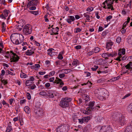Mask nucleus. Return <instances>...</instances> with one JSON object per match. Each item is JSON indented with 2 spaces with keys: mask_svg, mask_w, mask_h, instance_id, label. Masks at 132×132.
<instances>
[{
  "mask_svg": "<svg viewBox=\"0 0 132 132\" xmlns=\"http://www.w3.org/2000/svg\"><path fill=\"white\" fill-rule=\"evenodd\" d=\"M96 108L93 107H89L86 108V110L89 111H93L95 110Z\"/></svg>",
  "mask_w": 132,
  "mask_h": 132,
  "instance_id": "obj_29",
  "label": "nucleus"
},
{
  "mask_svg": "<svg viewBox=\"0 0 132 132\" xmlns=\"http://www.w3.org/2000/svg\"><path fill=\"white\" fill-rule=\"evenodd\" d=\"M113 43L112 42H107L106 43V48L108 50L111 48L112 46L113 45Z\"/></svg>",
  "mask_w": 132,
  "mask_h": 132,
  "instance_id": "obj_12",
  "label": "nucleus"
},
{
  "mask_svg": "<svg viewBox=\"0 0 132 132\" xmlns=\"http://www.w3.org/2000/svg\"><path fill=\"white\" fill-rule=\"evenodd\" d=\"M75 20L74 17L73 16H68V18L66 20V21L69 24H71V22Z\"/></svg>",
  "mask_w": 132,
  "mask_h": 132,
  "instance_id": "obj_9",
  "label": "nucleus"
},
{
  "mask_svg": "<svg viewBox=\"0 0 132 132\" xmlns=\"http://www.w3.org/2000/svg\"><path fill=\"white\" fill-rule=\"evenodd\" d=\"M92 50L94 51V53H97L100 50V48L98 47H97L95 48Z\"/></svg>",
  "mask_w": 132,
  "mask_h": 132,
  "instance_id": "obj_22",
  "label": "nucleus"
},
{
  "mask_svg": "<svg viewBox=\"0 0 132 132\" xmlns=\"http://www.w3.org/2000/svg\"><path fill=\"white\" fill-rule=\"evenodd\" d=\"M125 53V48L122 49L120 51H119L118 53V55H124Z\"/></svg>",
  "mask_w": 132,
  "mask_h": 132,
  "instance_id": "obj_16",
  "label": "nucleus"
},
{
  "mask_svg": "<svg viewBox=\"0 0 132 132\" xmlns=\"http://www.w3.org/2000/svg\"><path fill=\"white\" fill-rule=\"evenodd\" d=\"M94 102H90L89 104V106L90 107H92L94 105Z\"/></svg>",
  "mask_w": 132,
  "mask_h": 132,
  "instance_id": "obj_37",
  "label": "nucleus"
},
{
  "mask_svg": "<svg viewBox=\"0 0 132 132\" xmlns=\"http://www.w3.org/2000/svg\"><path fill=\"white\" fill-rule=\"evenodd\" d=\"M81 31V29L79 28H77L76 29V33H78L80 32Z\"/></svg>",
  "mask_w": 132,
  "mask_h": 132,
  "instance_id": "obj_53",
  "label": "nucleus"
},
{
  "mask_svg": "<svg viewBox=\"0 0 132 132\" xmlns=\"http://www.w3.org/2000/svg\"><path fill=\"white\" fill-rule=\"evenodd\" d=\"M35 52L34 51H32L31 50H28L25 53L28 56H30L34 54Z\"/></svg>",
  "mask_w": 132,
  "mask_h": 132,
  "instance_id": "obj_11",
  "label": "nucleus"
},
{
  "mask_svg": "<svg viewBox=\"0 0 132 132\" xmlns=\"http://www.w3.org/2000/svg\"><path fill=\"white\" fill-rule=\"evenodd\" d=\"M54 80V78L52 77L51 78L49 79L50 81V82H53V83H56L58 84H59V86L60 87H62L64 84V83L62 81V79L57 78L56 77V79L54 82L53 81Z\"/></svg>",
  "mask_w": 132,
  "mask_h": 132,
  "instance_id": "obj_6",
  "label": "nucleus"
},
{
  "mask_svg": "<svg viewBox=\"0 0 132 132\" xmlns=\"http://www.w3.org/2000/svg\"><path fill=\"white\" fill-rule=\"evenodd\" d=\"M106 4H107V6H108L107 8V9L108 10L110 9L111 6H113L112 5L113 4H111L110 3H109L108 2V3H107Z\"/></svg>",
  "mask_w": 132,
  "mask_h": 132,
  "instance_id": "obj_31",
  "label": "nucleus"
},
{
  "mask_svg": "<svg viewBox=\"0 0 132 132\" xmlns=\"http://www.w3.org/2000/svg\"><path fill=\"white\" fill-rule=\"evenodd\" d=\"M32 83V82L31 81L29 80V79L27 80L25 83V84L26 86H28L30 85L31 83Z\"/></svg>",
  "mask_w": 132,
  "mask_h": 132,
  "instance_id": "obj_24",
  "label": "nucleus"
},
{
  "mask_svg": "<svg viewBox=\"0 0 132 132\" xmlns=\"http://www.w3.org/2000/svg\"><path fill=\"white\" fill-rule=\"evenodd\" d=\"M47 95L49 97L51 98H52L53 97L55 96H56V95L54 93L52 92H48Z\"/></svg>",
  "mask_w": 132,
  "mask_h": 132,
  "instance_id": "obj_13",
  "label": "nucleus"
},
{
  "mask_svg": "<svg viewBox=\"0 0 132 132\" xmlns=\"http://www.w3.org/2000/svg\"><path fill=\"white\" fill-rule=\"evenodd\" d=\"M98 67L97 65H95L94 67L91 68V69L93 71H96L98 68Z\"/></svg>",
  "mask_w": 132,
  "mask_h": 132,
  "instance_id": "obj_33",
  "label": "nucleus"
},
{
  "mask_svg": "<svg viewBox=\"0 0 132 132\" xmlns=\"http://www.w3.org/2000/svg\"><path fill=\"white\" fill-rule=\"evenodd\" d=\"M27 97L28 99L30 100L31 98V96L29 93H27Z\"/></svg>",
  "mask_w": 132,
  "mask_h": 132,
  "instance_id": "obj_39",
  "label": "nucleus"
},
{
  "mask_svg": "<svg viewBox=\"0 0 132 132\" xmlns=\"http://www.w3.org/2000/svg\"><path fill=\"white\" fill-rule=\"evenodd\" d=\"M55 63L56 65H58L61 64V61H58L55 62Z\"/></svg>",
  "mask_w": 132,
  "mask_h": 132,
  "instance_id": "obj_57",
  "label": "nucleus"
},
{
  "mask_svg": "<svg viewBox=\"0 0 132 132\" xmlns=\"http://www.w3.org/2000/svg\"><path fill=\"white\" fill-rule=\"evenodd\" d=\"M46 73L45 71L41 72L40 71L38 73L40 75H43L44 74Z\"/></svg>",
  "mask_w": 132,
  "mask_h": 132,
  "instance_id": "obj_63",
  "label": "nucleus"
},
{
  "mask_svg": "<svg viewBox=\"0 0 132 132\" xmlns=\"http://www.w3.org/2000/svg\"><path fill=\"white\" fill-rule=\"evenodd\" d=\"M67 89V86H65L63 87L62 88V90L64 91H65Z\"/></svg>",
  "mask_w": 132,
  "mask_h": 132,
  "instance_id": "obj_64",
  "label": "nucleus"
},
{
  "mask_svg": "<svg viewBox=\"0 0 132 132\" xmlns=\"http://www.w3.org/2000/svg\"><path fill=\"white\" fill-rule=\"evenodd\" d=\"M31 3H30V2H29L27 4L26 6V7L25 8V9H27L30 6H32L31 5Z\"/></svg>",
  "mask_w": 132,
  "mask_h": 132,
  "instance_id": "obj_45",
  "label": "nucleus"
},
{
  "mask_svg": "<svg viewBox=\"0 0 132 132\" xmlns=\"http://www.w3.org/2000/svg\"><path fill=\"white\" fill-rule=\"evenodd\" d=\"M103 28L101 26H100L99 27L98 31H101L103 30Z\"/></svg>",
  "mask_w": 132,
  "mask_h": 132,
  "instance_id": "obj_62",
  "label": "nucleus"
},
{
  "mask_svg": "<svg viewBox=\"0 0 132 132\" xmlns=\"http://www.w3.org/2000/svg\"><path fill=\"white\" fill-rule=\"evenodd\" d=\"M112 18V16L111 15H110L108 16L106 18L107 21L109 20Z\"/></svg>",
  "mask_w": 132,
  "mask_h": 132,
  "instance_id": "obj_54",
  "label": "nucleus"
},
{
  "mask_svg": "<svg viewBox=\"0 0 132 132\" xmlns=\"http://www.w3.org/2000/svg\"><path fill=\"white\" fill-rule=\"evenodd\" d=\"M12 126H8L6 129V132H10L12 130Z\"/></svg>",
  "mask_w": 132,
  "mask_h": 132,
  "instance_id": "obj_26",
  "label": "nucleus"
},
{
  "mask_svg": "<svg viewBox=\"0 0 132 132\" xmlns=\"http://www.w3.org/2000/svg\"><path fill=\"white\" fill-rule=\"evenodd\" d=\"M83 15L84 17H85L88 16V15H90V13L87 12L86 13H85Z\"/></svg>",
  "mask_w": 132,
  "mask_h": 132,
  "instance_id": "obj_55",
  "label": "nucleus"
},
{
  "mask_svg": "<svg viewBox=\"0 0 132 132\" xmlns=\"http://www.w3.org/2000/svg\"><path fill=\"white\" fill-rule=\"evenodd\" d=\"M63 100H65V101L68 103L71 101L72 100V98H68L67 97L64 98L63 99Z\"/></svg>",
  "mask_w": 132,
  "mask_h": 132,
  "instance_id": "obj_25",
  "label": "nucleus"
},
{
  "mask_svg": "<svg viewBox=\"0 0 132 132\" xmlns=\"http://www.w3.org/2000/svg\"><path fill=\"white\" fill-rule=\"evenodd\" d=\"M110 127L107 126H102L100 129V132H112V129Z\"/></svg>",
  "mask_w": 132,
  "mask_h": 132,
  "instance_id": "obj_7",
  "label": "nucleus"
},
{
  "mask_svg": "<svg viewBox=\"0 0 132 132\" xmlns=\"http://www.w3.org/2000/svg\"><path fill=\"white\" fill-rule=\"evenodd\" d=\"M5 17H6L8 16V14L10 12V11L9 10L5 9L3 11Z\"/></svg>",
  "mask_w": 132,
  "mask_h": 132,
  "instance_id": "obj_18",
  "label": "nucleus"
},
{
  "mask_svg": "<svg viewBox=\"0 0 132 132\" xmlns=\"http://www.w3.org/2000/svg\"><path fill=\"white\" fill-rule=\"evenodd\" d=\"M60 106L62 108H66L69 106V103L65 101V100L62 99L60 102Z\"/></svg>",
  "mask_w": 132,
  "mask_h": 132,
  "instance_id": "obj_8",
  "label": "nucleus"
},
{
  "mask_svg": "<svg viewBox=\"0 0 132 132\" xmlns=\"http://www.w3.org/2000/svg\"><path fill=\"white\" fill-rule=\"evenodd\" d=\"M75 48L77 50H79L81 48V46L80 45H78L75 46Z\"/></svg>",
  "mask_w": 132,
  "mask_h": 132,
  "instance_id": "obj_48",
  "label": "nucleus"
},
{
  "mask_svg": "<svg viewBox=\"0 0 132 132\" xmlns=\"http://www.w3.org/2000/svg\"><path fill=\"white\" fill-rule=\"evenodd\" d=\"M79 122V123H83L84 121V119L83 118L82 119H78Z\"/></svg>",
  "mask_w": 132,
  "mask_h": 132,
  "instance_id": "obj_47",
  "label": "nucleus"
},
{
  "mask_svg": "<svg viewBox=\"0 0 132 132\" xmlns=\"http://www.w3.org/2000/svg\"><path fill=\"white\" fill-rule=\"evenodd\" d=\"M113 120L117 121L121 125H124L126 123V120L125 117L119 113H114L111 116Z\"/></svg>",
  "mask_w": 132,
  "mask_h": 132,
  "instance_id": "obj_2",
  "label": "nucleus"
},
{
  "mask_svg": "<svg viewBox=\"0 0 132 132\" xmlns=\"http://www.w3.org/2000/svg\"><path fill=\"white\" fill-rule=\"evenodd\" d=\"M67 63V61L65 60H63L61 61V64L63 66L65 65Z\"/></svg>",
  "mask_w": 132,
  "mask_h": 132,
  "instance_id": "obj_28",
  "label": "nucleus"
},
{
  "mask_svg": "<svg viewBox=\"0 0 132 132\" xmlns=\"http://www.w3.org/2000/svg\"><path fill=\"white\" fill-rule=\"evenodd\" d=\"M23 26H24V25L23 24L22 25H18L17 26L16 28L18 29L19 30L21 31L22 29Z\"/></svg>",
  "mask_w": 132,
  "mask_h": 132,
  "instance_id": "obj_30",
  "label": "nucleus"
},
{
  "mask_svg": "<svg viewBox=\"0 0 132 132\" xmlns=\"http://www.w3.org/2000/svg\"><path fill=\"white\" fill-rule=\"evenodd\" d=\"M29 12L31 13L34 14L35 15H37L38 14V13L37 11H29Z\"/></svg>",
  "mask_w": 132,
  "mask_h": 132,
  "instance_id": "obj_34",
  "label": "nucleus"
},
{
  "mask_svg": "<svg viewBox=\"0 0 132 132\" xmlns=\"http://www.w3.org/2000/svg\"><path fill=\"white\" fill-rule=\"evenodd\" d=\"M13 75V73L9 71V70H7L6 71V75ZM15 75L14 74H13V75Z\"/></svg>",
  "mask_w": 132,
  "mask_h": 132,
  "instance_id": "obj_32",
  "label": "nucleus"
},
{
  "mask_svg": "<svg viewBox=\"0 0 132 132\" xmlns=\"http://www.w3.org/2000/svg\"><path fill=\"white\" fill-rule=\"evenodd\" d=\"M94 51H93L89 52L87 53V55H88L89 56H90V55H92L93 54H94Z\"/></svg>",
  "mask_w": 132,
  "mask_h": 132,
  "instance_id": "obj_46",
  "label": "nucleus"
},
{
  "mask_svg": "<svg viewBox=\"0 0 132 132\" xmlns=\"http://www.w3.org/2000/svg\"><path fill=\"white\" fill-rule=\"evenodd\" d=\"M24 110L27 114H29L30 112V109L29 107L28 106L25 107L24 108Z\"/></svg>",
  "mask_w": 132,
  "mask_h": 132,
  "instance_id": "obj_15",
  "label": "nucleus"
},
{
  "mask_svg": "<svg viewBox=\"0 0 132 132\" xmlns=\"http://www.w3.org/2000/svg\"><path fill=\"white\" fill-rule=\"evenodd\" d=\"M57 57L60 60H62L63 58V57L61 54H59Z\"/></svg>",
  "mask_w": 132,
  "mask_h": 132,
  "instance_id": "obj_43",
  "label": "nucleus"
},
{
  "mask_svg": "<svg viewBox=\"0 0 132 132\" xmlns=\"http://www.w3.org/2000/svg\"><path fill=\"white\" fill-rule=\"evenodd\" d=\"M68 127L64 124H62L57 127L56 131L57 132H67Z\"/></svg>",
  "mask_w": 132,
  "mask_h": 132,
  "instance_id": "obj_4",
  "label": "nucleus"
},
{
  "mask_svg": "<svg viewBox=\"0 0 132 132\" xmlns=\"http://www.w3.org/2000/svg\"><path fill=\"white\" fill-rule=\"evenodd\" d=\"M6 17L4 16V14L3 15V14H2L0 15V18H1L2 19H6Z\"/></svg>",
  "mask_w": 132,
  "mask_h": 132,
  "instance_id": "obj_51",
  "label": "nucleus"
},
{
  "mask_svg": "<svg viewBox=\"0 0 132 132\" xmlns=\"http://www.w3.org/2000/svg\"><path fill=\"white\" fill-rule=\"evenodd\" d=\"M59 76L60 78H62L65 77V75L63 73H61L59 74Z\"/></svg>",
  "mask_w": 132,
  "mask_h": 132,
  "instance_id": "obj_44",
  "label": "nucleus"
},
{
  "mask_svg": "<svg viewBox=\"0 0 132 132\" xmlns=\"http://www.w3.org/2000/svg\"><path fill=\"white\" fill-rule=\"evenodd\" d=\"M39 94L40 95L43 96H46V93L44 91H42L40 92Z\"/></svg>",
  "mask_w": 132,
  "mask_h": 132,
  "instance_id": "obj_38",
  "label": "nucleus"
},
{
  "mask_svg": "<svg viewBox=\"0 0 132 132\" xmlns=\"http://www.w3.org/2000/svg\"><path fill=\"white\" fill-rule=\"evenodd\" d=\"M10 39L12 43L16 45L21 43L24 40V37L22 35L18 34H12Z\"/></svg>",
  "mask_w": 132,
  "mask_h": 132,
  "instance_id": "obj_1",
  "label": "nucleus"
},
{
  "mask_svg": "<svg viewBox=\"0 0 132 132\" xmlns=\"http://www.w3.org/2000/svg\"><path fill=\"white\" fill-rule=\"evenodd\" d=\"M34 43H35L36 45L38 46H40V44L38 43V42H37V41H34Z\"/></svg>",
  "mask_w": 132,
  "mask_h": 132,
  "instance_id": "obj_52",
  "label": "nucleus"
},
{
  "mask_svg": "<svg viewBox=\"0 0 132 132\" xmlns=\"http://www.w3.org/2000/svg\"><path fill=\"white\" fill-rule=\"evenodd\" d=\"M29 80L31 81H33L34 80V78L33 77V76H31L30 77V78H29Z\"/></svg>",
  "mask_w": 132,
  "mask_h": 132,
  "instance_id": "obj_59",
  "label": "nucleus"
},
{
  "mask_svg": "<svg viewBox=\"0 0 132 132\" xmlns=\"http://www.w3.org/2000/svg\"><path fill=\"white\" fill-rule=\"evenodd\" d=\"M10 52L11 53H12V54L13 55L12 56H17V59H16L15 61H17L18 60H19V59H20V58L15 53H14L12 51H10Z\"/></svg>",
  "mask_w": 132,
  "mask_h": 132,
  "instance_id": "obj_20",
  "label": "nucleus"
},
{
  "mask_svg": "<svg viewBox=\"0 0 132 132\" xmlns=\"http://www.w3.org/2000/svg\"><path fill=\"white\" fill-rule=\"evenodd\" d=\"M125 67L127 69H132V62H130Z\"/></svg>",
  "mask_w": 132,
  "mask_h": 132,
  "instance_id": "obj_14",
  "label": "nucleus"
},
{
  "mask_svg": "<svg viewBox=\"0 0 132 132\" xmlns=\"http://www.w3.org/2000/svg\"><path fill=\"white\" fill-rule=\"evenodd\" d=\"M17 56H12V57L10 58V60L11 62H16L18 61L19 60L15 61V60L17 57Z\"/></svg>",
  "mask_w": 132,
  "mask_h": 132,
  "instance_id": "obj_17",
  "label": "nucleus"
},
{
  "mask_svg": "<svg viewBox=\"0 0 132 132\" xmlns=\"http://www.w3.org/2000/svg\"><path fill=\"white\" fill-rule=\"evenodd\" d=\"M21 72L20 74V77L21 78H25L26 77L27 75L25 73L22 72V71H21Z\"/></svg>",
  "mask_w": 132,
  "mask_h": 132,
  "instance_id": "obj_21",
  "label": "nucleus"
},
{
  "mask_svg": "<svg viewBox=\"0 0 132 132\" xmlns=\"http://www.w3.org/2000/svg\"><path fill=\"white\" fill-rule=\"evenodd\" d=\"M50 86V84L49 83L47 82L45 85V86L46 88L49 87Z\"/></svg>",
  "mask_w": 132,
  "mask_h": 132,
  "instance_id": "obj_49",
  "label": "nucleus"
},
{
  "mask_svg": "<svg viewBox=\"0 0 132 132\" xmlns=\"http://www.w3.org/2000/svg\"><path fill=\"white\" fill-rule=\"evenodd\" d=\"M26 101V100L25 99H23L22 100H21L20 101V104H23Z\"/></svg>",
  "mask_w": 132,
  "mask_h": 132,
  "instance_id": "obj_60",
  "label": "nucleus"
},
{
  "mask_svg": "<svg viewBox=\"0 0 132 132\" xmlns=\"http://www.w3.org/2000/svg\"><path fill=\"white\" fill-rule=\"evenodd\" d=\"M59 28L57 27H56V31L57 32L56 33H54V32H53V30L52 31H53V33H52L53 34H52L51 33V35H52V34H53L54 35H55L58 34V33H57V32L59 31Z\"/></svg>",
  "mask_w": 132,
  "mask_h": 132,
  "instance_id": "obj_36",
  "label": "nucleus"
},
{
  "mask_svg": "<svg viewBox=\"0 0 132 132\" xmlns=\"http://www.w3.org/2000/svg\"><path fill=\"white\" fill-rule=\"evenodd\" d=\"M34 112L38 118H42L44 116V111L40 107L36 106L34 108Z\"/></svg>",
  "mask_w": 132,
  "mask_h": 132,
  "instance_id": "obj_3",
  "label": "nucleus"
},
{
  "mask_svg": "<svg viewBox=\"0 0 132 132\" xmlns=\"http://www.w3.org/2000/svg\"><path fill=\"white\" fill-rule=\"evenodd\" d=\"M107 54V53H103L102 54V56L103 57H104L106 60H107L108 59V55Z\"/></svg>",
  "mask_w": 132,
  "mask_h": 132,
  "instance_id": "obj_27",
  "label": "nucleus"
},
{
  "mask_svg": "<svg viewBox=\"0 0 132 132\" xmlns=\"http://www.w3.org/2000/svg\"><path fill=\"white\" fill-rule=\"evenodd\" d=\"M124 132H132V125H130L127 126Z\"/></svg>",
  "mask_w": 132,
  "mask_h": 132,
  "instance_id": "obj_10",
  "label": "nucleus"
},
{
  "mask_svg": "<svg viewBox=\"0 0 132 132\" xmlns=\"http://www.w3.org/2000/svg\"><path fill=\"white\" fill-rule=\"evenodd\" d=\"M128 109L130 110L131 112L132 113V103L128 105Z\"/></svg>",
  "mask_w": 132,
  "mask_h": 132,
  "instance_id": "obj_35",
  "label": "nucleus"
},
{
  "mask_svg": "<svg viewBox=\"0 0 132 132\" xmlns=\"http://www.w3.org/2000/svg\"><path fill=\"white\" fill-rule=\"evenodd\" d=\"M121 40V38L120 37H118L116 39L117 42L118 43H120Z\"/></svg>",
  "mask_w": 132,
  "mask_h": 132,
  "instance_id": "obj_42",
  "label": "nucleus"
},
{
  "mask_svg": "<svg viewBox=\"0 0 132 132\" xmlns=\"http://www.w3.org/2000/svg\"><path fill=\"white\" fill-rule=\"evenodd\" d=\"M83 118L84 119V121L86 122H87L90 119V117L89 116L85 117Z\"/></svg>",
  "mask_w": 132,
  "mask_h": 132,
  "instance_id": "obj_23",
  "label": "nucleus"
},
{
  "mask_svg": "<svg viewBox=\"0 0 132 132\" xmlns=\"http://www.w3.org/2000/svg\"><path fill=\"white\" fill-rule=\"evenodd\" d=\"M30 3H31V5L32 6H36L37 5L38 3V1L37 0L35 1H30Z\"/></svg>",
  "mask_w": 132,
  "mask_h": 132,
  "instance_id": "obj_19",
  "label": "nucleus"
},
{
  "mask_svg": "<svg viewBox=\"0 0 132 132\" xmlns=\"http://www.w3.org/2000/svg\"><path fill=\"white\" fill-rule=\"evenodd\" d=\"M130 95V94L128 93L126 95H125L123 98H122V99H124L126 97L129 96Z\"/></svg>",
  "mask_w": 132,
  "mask_h": 132,
  "instance_id": "obj_50",
  "label": "nucleus"
},
{
  "mask_svg": "<svg viewBox=\"0 0 132 132\" xmlns=\"http://www.w3.org/2000/svg\"><path fill=\"white\" fill-rule=\"evenodd\" d=\"M78 61L77 60L73 61L72 63V65L76 66L77 64V62Z\"/></svg>",
  "mask_w": 132,
  "mask_h": 132,
  "instance_id": "obj_41",
  "label": "nucleus"
},
{
  "mask_svg": "<svg viewBox=\"0 0 132 132\" xmlns=\"http://www.w3.org/2000/svg\"><path fill=\"white\" fill-rule=\"evenodd\" d=\"M119 57H118L115 60H117L119 61H121V60L120 59V58L122 56V55H119Z\"/></svg>",
  "mask_w": 132,
  "mask_h": 132,
  "instance_id": "obj_56",
  "label": "nucleus"
},
{
  "mask_svg": "<svg viewBox=\"0 0 132 132\" xmlns=\"http://www.w3.org/2000/svg\"><path fill=\"white\" fill-rule=\"evenodd\" d=\"M93 10V7H88L87 9V11L89 12H90L92 11Z\"/></svg>",
  "mask_w": 132,
  "mask_h": 132,
  "instance_id": "obj_40",
  "label": "nucleus"
},
{
  "mask_svg": "<svg viewBox=\"0 0 132 132\" xmlns=\"http://www.w3.org/2000/svg\"><path fill=\"white\" fill-rule=\"evenodd\" d=\"M32 31V27L29 24H26L23 27V31L24 34L26 35L30 34Z\"/></svg>",
  "mask_w": 132,
  "mask_h": 132,
  "instance_id": "obj_5",
  "label": "nucleus"
},
{
  "mask_svg": "<svg viewBox=\"0 0 132 132\" xmlns=\"http://www.w3.org/2000/svg\"><path fill=\"white\" fill-rule=\"evenodd\" d=\"M55 73V71H53L50 72V75L52 76L54 75Z\"/></svg>",
  "mask_w": 132,
  "mask_h": 132,
  "instance_id": "obj_61",
  "label": "nucleus"
},
{
  "mask_svg": "<svg viewBox=\"0 0 132 132\" xmlns=\"http://www.w3.org/2000/svg\"><path fill=\"white\" fill-rule=\"evenodd\" d=\"M95 13V15L96 16V17L98 19H99L100 18V16L98 15V12H96Z\"/></svg>",
  "mask_w": 132,
  "mask_h": 132,
  "instance_id": "obj_58",
  "label": "nucleus"
}]
</instances>
